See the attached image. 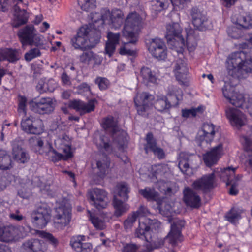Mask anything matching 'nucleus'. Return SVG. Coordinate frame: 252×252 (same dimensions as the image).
Returning <instances> with one entry per match:
<instances>
[{
	"instance_id": "obj_1",
	"label": "nucleus",
	"mask_w": 252,
	"mask_h": 252,
	"mask_svg": "<svg viewBox=\"0 0 252 252\" xmlns=\"http://www.w3.org/2000/svg\"><path fill=\"white\" fill-rule=\"evenodd\" d=\"M91 14L93 28L99 32L104 24H107L112 29L116 30L119 29L124 23V13L119 9H114L111 11L109 10H104L102 13H92Z\"/></svg>"
},
{
	"instance_id": "obj_2",
	"label": "nucleus",
	"mask_w": 252,
	"mask_h": 252,
	"mask_svg": "<svg viewBox=\"0 0 252 252\" xmlns=\"http://www.w3.org/2000/svg\"><path fill=\"white\" fill-rule=\"evenodd\" d=\"M226 62L228 74L233 77H238L239 72L252 73V60L245 51L232 53Z\"/></svg>"
},
{
	"instance_id": "obj_3",
	"label": "nucleus",
	"mask_w": 252,
	"mask_h": 252,
	"mask_svg": "<svg viewBox=\"0 0 252 252\" xmlns=\"http://www.w3.org/2000/svg\"><path fill=\"white\" fill-rule=\"evenodd\" d=\"M142 23V18L136 12L129 13L125 21L123 35L128 42L125 43V45L128 44H135L138 41V36L135 32L141 27Z\"/></svg>"
},
{
	"instance_id": "obj_4",
	"label": "nucleus",
	"mask_w": 252,
	"mask_h": 252,
	"mask_svg": "<svg viewBox=\"0 0 252 252\" xmlns=\"http://www.w3.org/2000/svg\"><path fill=\"white\" fill-rule=\"evenodd\" d=\"M182 28L178 23H173L167 25L166 38L168 44L173 46L172 50L178 55L183 54L185 40L182 35Z\"/></svg>"
},
{
	"instance_id": "obj_5",
	"label": "nucleus",
	"mask_w": 252,
	"mask_h": 252,
	"mask_svg": "<svg viewBox=\"0 0 252 252\" xmlns=\"http://www.w3.org/2000/svg\"><path fill=\"white\" fill-rule=\"evenodd\" d=\"M54 217L55 227L62 229L67 225L71 219V205L67 199L64 198L55 209Z\"/></svg>"
},
{
	"instance_id": "obj_6",
	"label": "nucleus",
	"mask_w": 252,
	"mask_h": 252,
	"mask_svg": "<svg viewBox=\"0 0 252 252\" xmlns=\"http://www.w3.org/2000/svg\"><path fill=\"white\" fill-rule=\"evenodd\" d=\"M17 36L22 47L34 45L37 47L43 45L39 35L32 25H27L20 29L17 32Z\"/></svg>"
},
{
	"instance_id": "obj_7",
	"label": "nucleus",
	"mask_w": 252,
	"mask_h": 252,
	"mask_svg": "<svg viewBox=\"0 0 252 252\" xmlns=\"http://www.w3.org/2000/svg\"><path fill=\"white\" fill-rule=\"evenodd\" d=\"M31 110L40 115L50 114L55 109L53 99L49 97H37L29 102Z\"/></svg>"
},
{
	"instance_id": "obj_8",
	"label": "nucleus",
	"mask_w": 252,
	"mask_h": 252,
	"mask_svg": "<svg viewBox=\"0 0 252 252\" xmlns=\"http://www.w3.org/2000/svg\"><path fill=\"white\" fill-rule=\"evenodd\" d=\"M161 226V223L157 219L145 218L144 221H139L138 228L136 230L137 237L145 239L149 242L151 238V231L156 232Z\"/></svg>"
},
{
	"instance_id": "obj_9",
	"label": "nucleus",
	"mask_w": 252,
	"mask_h": 252,
	"mask_svg": "<svg viewBox=\"0 0 252 252\" xmlns=\"http://www.w3.org/2000/svg\"><path fill=\"white\" fill-rule=\"evenodd\" d=\"M51 211L47 204H42L31 214L32 222L36 228L45 227L51 219Z\"/></svg>"
},
{
	"instance_id": "obj_10",
	"label": "nucleus",
	"mask_w": 252,
	"mask_h": 252,
	"mask_svg": "<svg viewBox=\"0 0 252 252\" xmlns=\"http://www.w3.org/2000/svg\"><path fill=\"white\" fill-rule=\"evenodd\" d=\"M87 197L90 203L98 210L104 209L107 206V193L102 189L96 188L89 190Z\"/></svg>"
},
{
	"instance_id": "obj_11",
	"label": "nucleus",
	"mask_w": 252,
	"mask_h": 252,
	"mask_svg": "<svg viewBox=\"0 0 252 252\" xmlns=\"http://www.w3.org/2000/svg\"><path fill=\"white\" fill-rule=\"evenodd\" d=\"M22 129L28 134L39 135L44 131L42 120L32 116L23 119L21 122Z\"/></svg>"
},
{
	"instance_id": "obj_12",
	"label": "nucleus",
	"mask_w": 252,
	"mask_h": 252,
	"mask_svg": "<svg viewBox=\"0 0 252 252\" xmlns=\"http://www.w3.org/2000/svg\"><path fill=\"white\" fill-rule=\"evenodd\" d=\"M185 225V221L182 220H175L171 224L170 231L165 239L172 246L175 247L183 241L182 230Z\"/></svg>"
},
{
	"instance_id": "obj_13",
	"label": "nucleus",
	"mask_w": 252,
	"mask_h": 252,
	"mask_svg": "<svg viewBox=\"0 0 252 252\" xmlns=\"http://www.w3.org/2000/svg\"><path fill=\"white\" fill-rule=\"evenodd\" d=\"M189 17L194 27L199 31H205L209 29L208 19L204 12L197 7H192L189 10Z\"/></svg>"
},
{
	"instance_id": "obj_14",
	"label": "nucleus",
	"mask_w": 252,
	"mask_h": 252,
	"mask_svg": "<svg viewBox=\"0 0 252 252\" xmlns=\"http://www.w3.org/2000/svg\"><path fill=\"white\" fill-rule=\"evenodd\" d=\"M154 99V96L147 92H142L137 94L134 98V104L137 113L143 116L145 113L152 107L151 102Z\"/></svg>"
},
{
	"instance_id": "obj_15",
	"label": "nucleus",
	"mask_w": 252,
	"mask_h": 252,
	"mask_svg": "<svg viewBox=\"0 0 252 252\" xmlns=\"http://www.w3.org/2000/svg\"><path fill=\"white\" fill-rule=\"evenodd\" d=\"M215 172L203 175L201 178L195 180L192 184L193 188L196 190H200L204 193L209 192L215 186Z\"/></svg>"
},
{
	"instance_id": "obj_16",
	"label": "nucleus",
	"mask_w": 252,
	"mask_h": 252,
	"mask_svg": "<svg viewBox=\"0 0 252 252\" xmlns=\"http://www.w3.org/2000/svg\"><path fill=\"white\" fill-rule=\"evenodd\" d=\"M146 44L149 51L153 57L159 59L166 58V46L161 39L157 37L150 39Z\"/></svg>"
},
{
	"instance_id": "obj_17",
	"label": "nucleus",
	"mask_w": 252,
	"mask_h": 252,
	"mask_svg": "<svg viewBox=\"0 0 252 252\" xmlns=\"http://www.w3.org/2000/svg\"><path fill=\"white\" fill-rule=\"evenodd\" d=\"M90 32L88 26H82L78 30L77 33L70 38V44L76 50L84 51Z\"/></svg>"
},
{
	"instance_id": "obj_18",
	"label": "nucleus",
	"mask_w": 252,
	"mask_h": 252,
	"mask_svg": "<svg viewBox=\"0 0 252 252\" xmlns=\"http://www.w3.org/2000/svg\"><path fill=\"white\" fill-rule=\"evenodd\" d=\"M146 143L144 145V150L146 154L152 152L158 159H162L165 158L166 155L164 150L157 146V140L154 138L151 132H148L145 137Z\"/></svg>"
},
{
	"instance_id": "obj_19",
	"label": "nucleus",
	"mask_w": 252,
	"mask_h": 252,
	"mask_svg": "<svg viewBox=\"0 0 252 252\" xmlns=\"http://www.w3.org/2000/svg\"><path fill=\"white\" fill-rule=\"evenodd\" d=\"M222 154L223 146L220 144L203 155V161L206 166L211 167L217 164Z\"/></svg>"
},
{
	"instance_id": "obj_20",
	"label": "nucleus",
	"mask_w": 252,
	"mask_h": 252,
	"mask_svg": "<svg viewBox=\"0 0 252 252\" xmlns=\"http://www.w3.org/2000/svg\"><path fill=\"white\" fill-rule=\"evenodd\" d=\"M227 118L233 126L240 128L245 124V115L239 110L234 108H227L225 110Z\"/></svg>"
},
{
	"instance_id": "obj_21",
	"label": "nucleus",
	"mask_w": 252,
	"mask_h": 252,
	"mask_svg": "<svg viewBox=\"0 0 252 252\" xmlns=\"http://www.w3.org/2000/svg\"><path fill=\"white\" fill-rule=\"evenodd\" d=\"M97 103L98 101L95 98L89 100L87 103L81 100H73L70 102L69 106L76 111L85 114L94 111Z\"/></svg>"
},
{
	"instance_id": "obj_22",
	"label": "nucleus",
	"mask_w": 252,
	"mask_h": 252,
	"mask_svg": "<svg viewBox=\"0 0 252 252\" xmlns=\"http://www.w3.org/2000/svg\"><path fill=\"white\" fill-rule=\"evenodd\" d=\"M183 201L187 206L192 208H198L201 204L199 195L189 187H186L183 190Z\"/></svg>"
},
{
	"instance_id": "obj_23",
	"label": "nucleus",
	"mask_w": 252,
	"mask_h": 252,
	"mask_svg": "<svg viewBox=\"0 0 252 252\" xmlns=\"http://www.w3.org/2000/svg\"><path fill=\"white\" fill-rule=\"evenodd\" d=\"M20 4H22L23 7L26 5L23 2V0H17V3L14 6L15 17L12 24L14 28H18L26 24L28 20V15L26 10L24 9L21 10L19 6Z\"/></svg>"
},
{
	"instance_id": "obj_24",
	"label": "nucleus",
	"mask_w": 252,
	"mask_h": 252,
	"mask_svg": "<svg viewBox=\"0 0 252 252\" xmlns=\"http://www.w3.org/2000/svg\"><path fill=\"white\" fill-rule=\"evenodd\" d=\"M85 241V236L78 235L73 237L70 240V245L77 252H90L93 248L90 243L83 242Z\"/></svg>"
},
{
	"instance_id": "obj_25",
	"label": "nucleus",
	"mask_w": 252,
	"mask_h": 252,
	"mask_svg": "<svg viewBox=\"0 0 252 252\" xmlns=\"http://www.w3.org/2000/svg\"><path fill=\"white\" fill-rule=\"evenodd\" d=\"M17 231V228L13 225L0 224V241L6 243L15 241Z\"/></svg>"
},
{
	"instance_id": "obj_26",
	"label": "nucleus",
	"mask_w": 252,
	"mask_h": 252,
	"mask_svg": "<svg viewBox=\"0 0 252 252\" xmlns=\"http://www.w3.org/2000/svg\"><path fill=\"white\" fill-rule=\"evenodd\" d=\"M215 126L211 123H204L202 129L199 132L198 139L200 142L207 143L212 142L215 134Z\"/></svg>"
},
{
	"instance_id": "obj_27",
	"label": "nucleus",
	"mask_w": 252,
	"mask_h": 252,
	"mask_svg": "<svg viewBox=\"0 0 252 252\" xmlns=\"http://www.w3.org/2000/svg\"><path fill=\"white\" fill-rule=\"evenodd\" d=\"M20 59L18 50L11 48H0V61H7L14 63Z\"/></svg>"
},
{
	"instance_id": "obj_28",
	"label": "nucleus",
	"mask_w": 252,
	"mask_h": 252,
	"mask_svg": "<svg viewBox=\"0 0 252 252\" xmlns=\"http://www.w3.org/2000/svg\"><path fill=\"white\" fill-rule=\"evenodd\" d=\"M21 251L22 252H44L40 241L33 238L23 243Z\"/></svg>"
},
{
	"instance_id": "obj_29",
	"label": "nucleus",
	"mask_w": 252,
	"mask_h": 252,
	"mask_svg": "<svg viewBox=\"0 0 252 252\" xmlns=\"http://www.w3.org/2000/svg\"><path fill=\"white\" fill-rule=\"evenodd\" d=\"M223 94L229 102L236 107H241L244 102L243 95L236 92H228L227 90L223 89Z\"/></svg>"
},
{
	"instance_id": "obj_30",
	"label": "nucleus",
	"mask_w": 252,
	"mask_h": 252,
	"mask_svg": "<svg viewBox=\"0 0 252 252\" xmlns=\"http://www.w3.org/2000/svg\"><path fill=\"white\" fill-rule=\"evenodd\" d=\"M238 167H232L228 166L223 169H220V171H216L215 173H219L220 179L224 182L226 183V186H228L230 182L233 181L235 177V173Z\"/></svg>"
},
{
	"instance_id": "obj_31",
	"label": "nucleus",
	"mask_w": 252,
	"mask_h": 252,
	"mask_svg": "<svg viewBox=\"0 0 252 252\" xmlns=\"http://www.w3.org/2000/svg\"><path fill=\"white\" fill-rule=\"evenodd\" d=\"M194 156L185 152H181L179 155L178 167L184 174H187V171L190 168Z\"/></svg>"
},
{
	"instance_id": "obj_32",
	"label": "nucleus",
	"mask_w": 252,
	"mask_h": 252,
	"mask_svg": "<svg viewBox=\"0 0 252 252\" xmlns=\"http://www.w3.org/2000/svg\"><path fill=\"white\" fill-rule=\"evenodd\" d=\"M152 107L158 111L163 112L169 110L172 106L171 103L168 101L167 97L165 95H158L157 98L151 102Z\"/></svg>"
},
{
	"instance_id": "obj_33",
	"label": "nucleus",
	"mask_w": 252,
	"mask_h": 252,
	"mask_svg": "<svg viewBox=\"0 0 252 252\" xmlns=\"http://www.w3.org/2000/svg\"><path fill=\"white\" fill-rule=\"evenodd\" d=\"M57 86V84L54 79L46 80L45 79H41L36 86V89L40 94L47 92H53Z\"/></svg>"
},
{
	"instance_id": "obj_34",
	"label": "nucleus",
	"mask_w": 252,
	"mask_h": 252,
	"mask_svg": "<svg viewBox=\"0 0 252 252\" xmlns=\"http://www.w3.org/2000/svg\"><path fill=\"white\" fill-rule=\"evenodd\" d=\"M44 148H46L47 150L41 152V154L45 155L51 161L57 162L63 160V155L58 153L54 149L51 143H47Z\"/></svg>"
},
{
	"instance_id": "obj_35",
	"label": "nucleus",
	"mask_w": 252,
	"mask_h": 252,
	"mask_svg": "<svg viewBox=\"0 0 252 252\" xmlns=\"http://www.w3.org/2000/svg\"><path fill=\"white\" fill-rule=\"evenodd\" d=\"M242 140L245 151L251 153V154L248 156L245 164L246 167L250 169L252 172V139L247 136H243L242 137Z\"/></svg>"
},
{
	"instance_id": "obj_36",
	"label": "nucleus",
	"mask_w": 252,
	"mask_h": 252,
	"mask_svg": "<svg viewBox=\"0 0 252 252\" xmlns=\"http://www.w3.org/2000/svg\"><path fill=\"white\" fill-rule=\"evenodd\" d=\"M87 215L93 226L97 230H103L106 227L105 221L99 217L94 211L87 210Z\"/></svg>"
},
{
	"instance_id": "obj_37",
	"label": "nucleus",
	"mask_w": 252,
	"mask_h": 252,
	"mask_svg": "<svg viewBox=\"0 0 252 252\" xmlns=\"http://www.w3.org/2000/svg\"><path fill=\"white\" fill-rule=\"evenodd\" d=\"M113 205L115 208L114 215L117 217L122 216L129 208V205L125 203L123 201L119 199L116 196L113 198Z\"/></svg>"
},
{
	"instance_id": "obj_38",
	"label": "nucleus",
	"mask_w": 252,
	"mask_h": 252,
	"mask_svg": "<svg viewBox=\"0 0 252 252\" xmlns=\"http://www.w3.org/2000/svg\"><path fill=\"white\" fill-rule=\"evenodd\" d=\"M13 167L11 157L8 152L3 150H0V169L7 170Z\"/></svg>"
},
{
	"instance_id": "obj_39",
	"label": "nucleus",
	"mask_w": 252,
	"mask_h": 252,
	"mask_svg": "<svg viewBox=\"0 0 252 252\" xmlns=\"http://www.w3.org/2000/svg\"><path fill=\"white\" fill-rule=\"evenodd\" d=\"M98 56L92 51L84 52L79 57L80 61L87 64H90L92 61L94 65H99L101 63V61L98 60Z\"/></svg>"
},
{
	"instance_id": "obj_40",
	"label": "nucleus",
	"mask_w": 252,
	"mask_h": 252,
	"mask_svg": "<svg viewBox=\"0 0 252 252\" xmlns=\"http://www.w3.org/2000/svg\"><path fill=\"white\" fill-rule=\"evenodd\" d=\"M12 154L14 159L19 163H24L29 159V154L26 150L19 146L13 148Z\"/></svg>"
},
{
	"instance_id": "obj_41",
	"label": "nucleus",
	"mask_w": 252,
	"mask_h": 252,
	"mask_svg": "<svg viewBox=\"0 0 252 252\" xmlns=\"http://www.w3.org/2000/svg\"><path fill=\"white\" fill-rule=\"evenodd\" d=\"M102 127L105 130L111 129L113 134L118 131V122L112 116H108L103 119L101 123Z\"/></svg>"
},
{
	"instance_id": "obj_42",
	"label": "nucleus",
	"mask_w": 252,
	"mask_h": 252,
	"mask_svg": "<svg viewBox=\"0 0 252 252\" xmlns=\"http://www.w3.org/2000/svg\"><path fill=\"white\" fill-rule=\"evenodd\" d=\"M130 189L128 185L125 182H121L117 184L115 188V192L117 195L121 198L124 201H127L129 198L128 193Z\"/></svg>"
},
{
	"instance_id": "obj_43",
	"label": "nucleus",
	"mask_w": 252,
	"mask_h": 252,
	"mask_svg": "<svg viewBox=\"0 0 252 252\" xmlns=\"http://www.w3.org/2000/svg\"><path fill=\"white\" fill-rule=\"evenodd\" d=\"M140 75L145 83H152L153 84L157 83V77L155 73L147 67L144 66L141 68Z\"/></svg>"
},
{
	"instance_id": "obj_44",
	"label": "nucleus",
	"mask_w": 252,
	"mask_h": 252,
	"mask_svg": "<svg viewBox=\"0 0 252 252\" xmlns=\"http://www.w3.org/2000/svg\"><path fill=\"white\" fill-rule=\"evenodd\" d=\"M139 193L148 201H156L158 197L159 194L155 189L150 187H146L144 189H140Z\"/></svg>"
},
{
	"instance_id": "obj_45",
	"label": "nucleus",
	"mask_w": 252,
	"mask_h": 252,
	"mask_svg": "<svg viewBox=\"0 0 252 252\" xmlns=\"http://www.w3.org/2000/svg\"><path fill=\"white\" fill-rule=\"evenodd\" d=\"M97 171L96 174L98 177L103 179L106 175V172L110 166V162L108 160H99L97 162Z\"/></svg>"
},
{
	"instance_id": "obj_46",
	"label": "nucleus",
	"mask_w": 252,
	"mask_h": 252,
	"mask_svg": "<svg viewBox=\"0 0 252 252\" xmlns=\"http://www.w3.org/2000/svg\"><path fill=\"white\" fill-rule=\"evenodd\" d=\"M242 211L235 208H232L229 212H228L225 217L226 220L230 223L234 224L241 218Z\"/></svg>"
},
{
	"instance_id": "obj_47",
	"label": "nucleus",
	"mask_w": 252,
	"mask_h": 252,
	"mask_svg": "<svg viewBox=\"0 0 252 252\" xmlns=\"http://www.w3.org/2000/svg\"><path fill=\"white\" fill-rule=\"evenodd\" d=\"M187 32V39H186V45L187 47L189 52L193 51L196 46L197 43L191 34L194 32V31L190 28L189 29H186Z\"/></svg>"
},
{
	"instance_id": "obj_48",
	"label": "nucleus",
	"mask_w": 252,
	"mask_h": 252,
	"mask_svg": "<svg viewBox=\"0 0 252 252\" xmlns=\"http://www.w3.org/2000/svg\"><path fill=\"white\" fill-rule=\"evenodd\" d=\"M97 147L100 151L108 154L111 153L113 150L109 140L105 136L100 137V143L97 144Z\"/></svg>"
},
{
	"instance_id": "obj_49",
	"label": "nucleus",
	"mask_w": 252,
	"mask_h": 252,
	"mask_svg": "<svg viewBox=\"0 0 252 252\" xmlns=\"http://www.w3.org/2000/svg\"><path fill=\"white\" fill-rule=\"evenodd\" d=\"M174 72L175 75L177 74L188 73V68L186 62L181 58L176 60Z\"/></svg>"
},
{
	"instance_id": "obj_50",
	"label": "nucleus",
	"mask_w": 252,
	"mask_h": 252,
	"mask_svg": "<svg viewBox=\"0 0 252 252\" xmlns=\"http://www.w3.org/2000/svg\"><path fill=\"white\" fill-rule=\"evenodd\" d=\"M78 4L82 10L90 11L96 7L95 0H78Z\"/></svg>"
},
{
	"instance_id": "obj_51",
	"label": "nucleus",
	"mask_w": 252,
	"mask_h": 252,
	"mask_svg": "<svg viewBox=\"0 0 252 252\" xmlns=\"http://www.w3.org/2000/svg\"><path fill=\"white\" fill-rule=\"evenodd\" d=\"M236 23L245 29L252 27V19L250 16L239 15Z\"/></svg>"
},
{
	"instance_id": "obj_52",
	"label": "nucleus",
	"mask_w": 252,
	"mask_h": 252,
	"mask_svg": "<svg viewBox=\"0 0 252 252\" xmlns=\"http://www.w3.org/2000/svg\"><path fill=\"white\" fill-rule=\"evenodd\" d=\"M203 111V109L202 106H198L197 108H192L189 109H182V116L186 119L189 117H194L196 116L197 113H202Z\"/></svg>"
},
{
	"instance_id": "obj_53",
	"label": "nucleus",
	"mask_w": 252,
	"mask_h": 252,
	"mask_svg": "<svg viewBox=\"0 0 252 252\" xmlns=\"http://www.w3.org/2000/svg\"><path fill=\"white\" fill-rule=\"evenodd\" d=\"M168 94L172 96L176 99L172 105L174 106H177L179 101L182 99L183 93L182 89L179 87H174L172 90L168 93Z\"/></svg>"
},
{
	"instance_id": "obj_54",
	"label": "nucleus",
	"mask_w": 252,
	"mask_h": 252,
	"mask_svg": "<svg viewBox=\"0 0 252 252\" xmlns=\"http://www.w3.org/2000/svg\"><path fill=\"white\" fill-rule=\"evenodd\" d=\"M41 53L38 48H33L25 54V59L28 62L31 61L33 59L40 57Z\"/></svg>"
},
{
	"instance_id": "obj_55",
	"label": "nucleus",
	"mask_w": 252,
	"mask_h": 252,
	"mask_svg": "<svg viewBox=\"0 0 252 252\" xmlns=\"http://www.w3.org/2000/svg\"><path fill=\"white\" fill-rule=\"evenodd\" d=\"M94 83L97 84L100 90H106L109 85V80L105 78L101 77H97L94 80Z\"/></svg>"
},
{
	"instance_id": "obj_56",
	"label": "nucleus",
	"mask_w": 252,
	"mask_h": 252,
	"mask_svg": "<svg viewBox=\"0 0 252 252\" xmlns=\"http://www.w3.org/2000/svg\"><path fill=\"white\" fill-rule=\"evenodd\" d=\"M138 218L133 212L129 214L127 218L124 221V225L126 229L131 228Z\"/></svg>"
},
{
	"instance_id": "obj_57",
	"label": "nucleus",
	"mask_w": 252,
	"mask_h": 252,
	"mask_svg": "<svg viewBox=\"0 0 252 252\" xmlns=\"http://www.w3.org/2000/svg\"><path fill=\"white\" fill-rule=\"evenodd\" d=\"M122 252H140V246L134 243H126L122 248Z\"/></svg>"
},
{
	"instance_id": "obj_58",
	"label": "nucleus",
	"mask_w": 252,
	"mask_h": 252,
	"mask_svg": "<svg viewBox=\"0 0 252 252\" xmlns=\"http://www.w3.org/2000/svg\"><path fill=\"white\" fill-rule=\"evenodd\" d=\"M77 92L78 94L85 95L87 94H91L90 86L86 82H83L76 87Z\"/></svg>"
},
{
	"instance_id": "obj_59",
	"label": "nucleus",
	"mask_w": 252,
	"mask_h": 252,
	"mask_svg": "<svg viewBox=\"0 0 252 252\" xmlns=\"http://www.w3.org/2000/svg\"><path fill=\"white\" fill-rule=\"evenodd\" d=\"M175 77L180 85L184 86L189 85V80L188 73H182L181 74H177L175 75Z\"/></svg>"
},
{
	"instance_id": "obj_60",
	"label": "nucleus",
	"mask_w": 252,
	"mask_h": 252,
	"mask_svg": "<svg viewBox=\"0 0 252 252\" xmlns=\"http://www.w3.org/2000/svg\"><path fill=\"white\" fill-rule=\"evenodd\" d=\"M120 37V34L119 33H114L112 32H108L107 34L108 41L111 43L117 45L119 44Z\"/></svg>"
},
{
	"instance_id": "obj_61",
	"label": "nucleus",
	"mask_w": 252,
	"mask_h": 252,
	"mask_svg": "<svg viewBox=\"0 0 252 252\" xmlns=\"http://www.w3.org/2000/svg\"><path fill=\"white\" fill-rule=\"evenodd\" d=\"M168 4V0H156L155 6L157 11H161L163 9L167 8Z\"/></svg>"
},
{
	"instance_id": "obj_62",
	"label": "nucleus",
	"mask_w": 252,
	"mask_h": 252,
	"mask_svg": "<svg viewBox=\"0 0 252 252\" xmlns=\"http://www.w3.org/2000/svg\"><path fill=\"white\" fill-rule=\"evenodd\" d=\"M62 149L63 152L64 153V155H63V160H66L73 157V154L71 152V144L64 145V147H63Z\"/></svg>"
},
{
	"instance_id": "obj_63",
	"label": "nucleus",
	"mask_w": 252,
	"mask_h": 252,
	"mask_svg": "<svg viewBox=\"0 0 252 252\" xmlns=\"http://www.w3.org/2000/svg\"><path fill=\"white\" fill-rule=\"evenodd\" d=\"M116 45L109 42L106 43L105 47V53L110 57L115 51Z\"/></svg>"
},
{
	"instance_id": "obj_64",
	"label": "nucleus",
	"mask_w": 252,
	"mask_h": 252,
	"mask_svg": "<svg viewBox=\"0 0 252 252\" xmlns=\"http://www.w3.org/2000/svg\"><path fill=\"white\" fill-rule=\"evenodd\" d=\"M133 213H135V215L138 218L141 217L146 216L149 213V212L146 207L141 205L139 207L137 211H134Z\"/></svg>"
}]
</instances>
